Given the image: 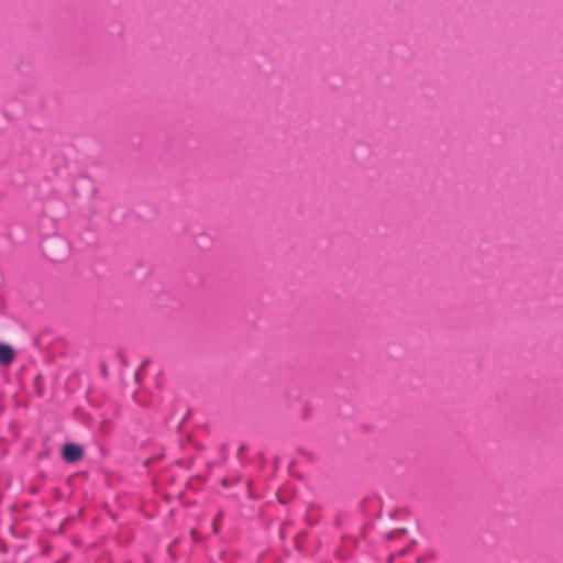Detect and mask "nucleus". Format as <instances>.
<instances>
[{
  "instance_id": "nucleus-1",
  "label": "nucleus",
  "mask_w": 563,
  "mask_h": 563,
  "mask_svg": "<svg viewBox=\"0 0 563 563\" xmlns=\"http://www.w3.org/2000/svg\"><path fill=\"white\" fill-rule=\"evenodd\" d=\"M82 449L74 443H68L63 449V459L67 462H76L82 457Z\"/></svg>"
},
{
  "instance_id": "nucleus-2",
  "label": "nucleus",
  "mask_w": 563,
  "mask_h": 563,
  "mask_svg": "<svg viewBox=\"0 0 563 563\" xmlns=\"http://www.w3.org/2000/svg\"><path fill=\"white\" fill-rule=\"evenodd\" d=\"M14 360L13 349L4 343H0V364L8 365Z\"/></svg>"
}]
</instances>
